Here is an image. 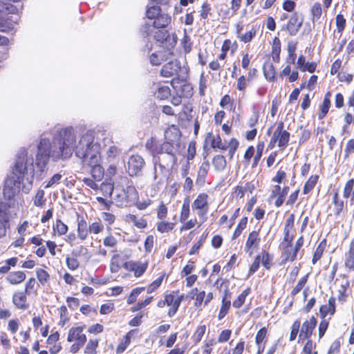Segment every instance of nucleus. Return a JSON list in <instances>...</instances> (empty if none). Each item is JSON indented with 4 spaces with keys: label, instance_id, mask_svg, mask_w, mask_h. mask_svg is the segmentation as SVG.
Segmentation results:
<instances>
[{
    "label": "nucleus",
    "instance_id": "f257e3e1",
    "mask_svg": "<svg viewBox=\"0 0 354 354\" xmlns=\"http://www.w3.org/2000/svg\"><path fill=\"white\" fill-rule=\"evenodd\" d=\"M75 143V136L71 127L62 128L57 131L53 140V149L48 138L40 139L35 158L37 167L43 172L50 157L54 161L68 159L73 154Z\"/></svg>",
    "mask_w": 354,
    "mask_h": 354
},
{
    "label": "nucleus",
    "instance_id": "f03ea898",
    "mask_svg": "<svg viewBox=\"0 0 354 354\" xmlns=\"http://www.w3.org/2000/svg\"><path fill=\"white\" fill-rule=\"evenodd\" d=\"M75 156L90 167V174L94 179L99 180L104 176V169L101 165V147L94 143L93 139L88 136H82L75 147Z\"/></svg>",
    "mask_w": 354,
    "mask_h": 354
},
{
    "label": "nucleus",
    "instance_id": "7ed1b4c3",
    "mask_svg": "<svg viewBox=\"0 0 354 354\" xmlns=\"http://www.w3.org/2000/svg\"><path fill=\"white\" fill-rule=\"evenodd\" d=\"M27 162V153H23L17 156L10 176L4 183L3 194L6 199L13 200L19 192L24 176L28 173Z\"/></svg>",
    "mask_w": 354,
    "mask_h": 354
},
{
    "label": "nucleus",
    "instance_id": "20e7f679",
    "mask_svg": "<svg viewBox=\"0 0 354 354\" xmlns=\"http://www.w3.org/2000/svg\"><path fill=\"white\" fill-rule=\"evenodd\" d=\"M295 214H290L286 218L283 229V239L279 244V249L281 251V263L285 264L288 262H293L296 257L292 248V241L295 236L296 230Z\"/></svg>",
    "mask_w": 354,
    "mask_h": 354
},
{
    "label": "nucleus",
    "instance_id": "39448f33",
    "mask_svg": "<svg viewBox=\"0 0 354 354\" xmlns=\"http://www.w3.org/2000/svg\"><path fill=\"white\" fill-rule=\"evenodd\" d=\"M212 149L214 151H227L229 160H232L239 147V141L236 138H231L226 143L224 142L219 133L214 135L209 132L205 138Z\"/></svg>",
    "mask_w": 354,
    "mask_h": 354
},
{
    "label": "nucleus",
    "instance_id": "423d86ee",
    "mask_svg": "<svg viewBox=\"0 0 354 354\" xmlns=\"http://www.w3.org/2000/svg\"><path fill=\"white\" fill-rule=\"evenodd\" d=\"M317 324V320L314 315L306 319L301 325L300 319H295L291 326L289 340H295L298 335L300 339H310Z\"/></svg>",
    "mask_w": 354,
    "mask_h": 354
},
{
    "label": "nucleus",
    "instance_id": "0eeeda50",
    "mask_svg": "<svg viewBox=\"0 0 354 354\" xmlns=\"http://www.w3.org/2000/svg\"><path fill=\"white\" fill-rule=\"evenodd\" d=\"M185 299V294L180 292V290H173L164 293L163 298L157 302V307L163 308H168L167 316L173 317L178 311L181 303Z\"/></svg>",
    "mask_w": 354,
    "mask_h": 354
},
{
    "label": "nucleus",
    "instance_id": "6e6552de",
    "mask_svg": "<svg viewBox=\"0 0 354 354\" xmlns=\"http://www.w3.org/2000/svg\"><path fill=\"white\" fill-rule=\"evenodd\" d=\"M18 4L1 3V32H12L19 20Z\"/></svg>",
    "mask_w": 354,
    "mask_h": 354
},
{
    "label": "nucleus",
    "instance_id": "1a4fd4ad",
    "mask_svg": "<svg viewBox=\"0 0 354 354\" xmlns=\"http://www.w3.org/2000/svg\"><path fill=\"white\" fill-rule=\"evenodd\" d=\"M85 325L72 326L69 328L66 340L71 343L69 352L72 354L77 353L85 345L87 341L86 335L84 333Z\"/></svg>",
    "mask_w": 354,
    "mask_h": 354
},
{
    "label": "nucleus",
    "instance_id": "9d476101",
    "mask_svg": "<svg viewBox=\"0 0 354 354\" xmlns=\"http://www.w3.org/2000/svg\"><path fill=\"white\" fill-rule=\"evenodd\" d=\"M102 179L103 178H100L99 180L94 179V177L91 176V177H84L81 179V180L88 188L95 191V192H99L102 196H104L105 198H111L114 190V183L112 179L106 178L99 186L97 183L100 182Z\"/></svg>",
    "mask_w": 354,
    "mask_h": 354
},
{
    "label": "nucleus",
    "instance_id": "9b49d317",
    "mask_svg": "<svg viewBox=\"0 0 354 354\" xmlns=\"http://www.w3.org/2000/svg\"><path fill=\"white\" fill-rule=\"evenodd\" d=\"M146 16L149 19H153V26L156 28H164L171 22V17L168 14L162 13L158 6L149 7L146 11Z\"/></svg>",
    "mask_w": 354,
    "mask_h": 354
},
{
    "label": "nucleus",
    "instance_id": "f8f14e48",
    "mask_svg": "<svg viewBox=\"0 0 354 354\" xmlns=\"http://www.w3.org/2000/svg\"><path fill=\"white\" fill-rule=\"evenodd\" d=\"M209 195L206 192L199 193L192 203V209L199 218L206 220L209 210Z\"/></svg>",
    "mask_w": 354,
    "mask_h": 354
},
{
    "label": "nucleus",
    "instance_id": "ddd939ff",
    "mask_svg": "<svg viewBox=\"0 0 354 354\" xmlns=\"http://www.w3.org/2000/svg\"><path fill=\"white\" fill-rule=\"evenodd\" d=\"M154 39L159 42L160 46L168 50V55L174 56L171 51L177 44V35L174 33L170 35L167 30H158L155 32Z\"/></svg>",
    "mask_w": 354,
    "mask_h": 354
},
{
    "label": "nucleus",
    "instance_id": "4468645a",
    "mask_svg": "<svg viewBox=\"0 0 354 354\" xmlns=\"http://www.w3.org/2000/svg\"><path fill=\"white\" fill-rule=\"evenodd\" d=\"M273 257L268 251L262 250L257 254L252 264L250 265L248 270V276L253 275L259 268L260 263L266 270H269L273 265Z\"/></svg>",
    "mask_w": 354,
    "mask_h": 354
},
{
    "label": "nucleus",
    "instance_id": "2eb2a0df",
    "mask_svg": "<svg viewBox=\"0 0 354 354\" xmlns=\"http://www.w3.org/2000/svg\"><path fill=\"white\" fill-rule=\"evenodd\" d=\"M145 165V161L140 155L132 154L127 162V171L130 176H138L140 175Z\"/></svg>",
    "mask_w": 354,
    "mask_h": 354
},
{
    "label": "nucleus",
    "instance_id": "dca6fc26",
    "mask_svg": "<svg viewBox=\"0 0 354 354\" xmlns=\"http://www.w3.org/2000/svg\"><path fill=\"white\" fill-rule=\"evenodd\" d=\"M304 19L297 12H293L289 17L286 24L282 26L281 30L288 33L290 36H295L302 27Z\"/></svg>",
    "mask_w": 354,
    "mask_h": 354
},
{
    "label": "nucleus",
    "instance_id": "f3484780",
    "mask_svg": "<svg viewBox=\"0 0 354 354\" xmlns=\"http://www.w3.org/2000/svg\"><path fill=\"white\" fill-rule=\"evenodd\" d=\"M78 257H84L87 261H89L91 255L89 254L88 249L85 245H81L77 252H73L71 257L66 258V264L70 270L74 271L79 268L80 263L77 259Z\"/></svg>",
    "mask_w": 354,
    "mask_h": 354
},
{
    "label": "nucleus",
    "instance_id": "a211bd4d",
    "mask_svg": "<svg viewBox=\"0 0 354 354\" xmlns=\"http://www.w3.org/2000/svg\"><path fill=\"white\" fill-rule=\"evenodd\" d=\"M122 267L129 272H132L136 278H139L147 271L149 267V261L147 260L144 261H127L123 263Z\"/></svg>",
    "mask_w": 354,
    "mask_h": 354
},
{
    "label": "nucleus",
    "instance_id": "6ab92c4d",
    "mask_svg": "<svg viewBox=\"0 0 354 354\" xmlns=\"http://www.w3.org/2000/svg\"><path fill=\"white\" fill-rule=\"evenodd\" d=\"M273 135L277 140L278 147L283 151L289 144L290 133L284 129V123L282 121L277 124Z\"/></svg>",
    "mask_w": 354,
    "mask_h": 354
},
{
    "label": "nucleus",
    "instance_id": "aec40b11",
    "mask_svg": "<svg viewBox=\"0 0 354 354\" xmlns=\"http://www.w3.org/2000/svg\"><path fill=\"white\" fill-rule=\"evenodd\" d=\"M256 187L252 181L239 182L232 189L231 196L236 200L243 198L246 193L252 194Z\"/></svg>",
    "mask_w": 354,
    "mask_h": 354
},
{
    "label": "nucleus",
    "instance_id": "412c9836",
    "mask_svg": "<svg viewBox=\"0 0 354 354\" xmlns=\"http://www.w3.org/2000/svg\"><path fill=\"white\" fill-rule=\"evenodd\" d=\"M181 70L180 63L177 61H170L165 64L160 71V74L163 77H173L178 76V73Z\"/></svg>",
    "mask_w": 354,
    "mask_h": 354
},
{
    "label": "nucleus",
    "instance_id": "4be33fe9",
    "mask_svg": "<svg viewBox=\"0 0 354 354\" xmlns=\"http://www.w3.org/2000/svg\"><path fill=\"white\" fill-rule=\"evenodd\" d=\"M232 292L228 290H225L221 299V304L218 313V319L222 320L230 312L231 306Z\"/></svg>",
    "mask_w": 354,
    "mask_h": 354
},
{
    "label": "nucleus",
    "instance_id": "5701e85b",
    "mask_svg": "<svg viewBox=\"0 0 354 354\" xmlns=\"http://www.w3.org/2000/svg\"><path fill=\"white\" fill-rule=\"evenodd\" d=\"M261 243L260 237V229L257 230H252L248 234L245 244V251L246 252H250V254H252L254 250H257Z\"/></svg>",
    "mask_w": 354,
    "mask_h": 354
},
{
    "label": "nucleus",
    "instance_id": "b1692460",
    "mask_svg": "<svg viewBox=\"0 0 354 354\" xmlns=\"http://www.w3.org/2000/svg\"><path fill=\"white\" fill-rule=\"evenodd\" d=\"M333 205L332 212L328 216H334L337 217L346 208L345 202L341 198L339 191L337 189L333 191L332 196Z\"/></svg>",
    "mask_w": 354,
    "mask_h": 354
},
{
    "label": "nucleus",
    "instance_id": "393cba45",
    "mask_svg": "<svg viewBox=\"0 0 354 354\" xmlns=\"http://www.w3.org/2000/svg\"><path fill=\"white\" fill-rule=\"evenodd\" d=\"M89 224L87 223L86 220L84 216L78 215L77 219V233L78 239L83 242L86 240L89 236L88 232Z\"/></svg>",
    "mask_w": 354,
    "mask_h": 354
},
{
    "label": "nucleus",
    "instance_id": "a878e982",
    "mask_svg": "<svg viewBox=\"0 0 354 354\" xmlns=\"http://www.w3.org/2000/svg\"><path fill=\"white\" fill-rule=\"evenodd\" d=\"M331 96L332 94L330 91H327L324 96V99L321 104L319 105L317 118L319 120H322L326 118L329 112L331 106Z\"/></svg>",
    "mask_w": 354,
    "mask_h": 354
},
{
    "label": "nucleus",
    "instance_id": "bb28decb",
    "mask_svg": "<svg viewBox=\"0 0 354 354\" xmlns=\"http://www.w3.org/2000/svg\"><path fill=\"white\" fill-rule=\"evenodd\" d=\"M182 133L177 125L171 124L165 131L164 139L180 145Z\"/></svg>",
    "mask_w": 354,
    "mask_h": 354
},
{
    "label": "nucleus",
    "instance_id": "cd10ccee",
    "mask_svg": "<svg viewBox=\"0 0 354 354\" xmlns=\"http://www.w3.org/2000/svg\"><path fill=\"white\" fill-rule=\"evenodd\" d=\"M27 295L24 291H17L12 295V303L14 306L21 310H26L29 308Z\"/></svg>",
    "mask_w": 354,
    "mask_h": 354
},
{
    "label": "nucleus",
    "instance_id": "c85d7f7f",
    "mask_svg": "<svg viewBox=\"0 0 354 354\" xmlns=\"http://www.w3.org/2000/svg\"><path fill=\"white\" fill-rule=\"evenodd\" d=\"M59 337L60 334L57 330L48 336L46 344L48 345V350L50 354H57L62 349L61 344L57 342Z\"/></svg>",
    "mask_w": 354,
    "mask_h": 354
},
{
    "label": "nucleus",
    "instance_id": "c756f323",
    "mask_svg": "<svg viewBox=\"0 0 354 354\" xmlns=\"http://www.w3.org/2000/svg\"><path fill=\"white\" fill-rule=\"evenodd\" d=\"M209 168L210 165L208 160L203 161L199 166L196 179V184L198 186L203 187L205 185Z\"/></svg>",
    "mask_w": 354,
    "mask_h": 354
},
{
    "label": "nucleus",
    "instance_id": "7c9ffc66",
    "mask_svg": "<svg viewBox=\"0 0 354 354\" xmlns=\"http://www.w3.org/2000/svg\"><path fill=\"white\" fill-rule=\"evenodd\" d=\"M124 221L127 223L132 224L135 227L139 230L145 229L148 225L147 220L143 216L139 217L133 214H127L125 215Z\"/></svg>",
    "mask_w": 354,
    "mask_h": 354
},
{
    "label": "nucleus",
    "instance_id": "2f4dec72",
    "mask_svg": "<svg viewBox=\"0 0 354 354\" xmlns=\"http://www.w3.org/2000/svg\"><path fill=\"white\" fill-rule=\"evenodd\" d=\"M145 149L153 157L162 154V143L156 137H151L145 142Z\"/></svg>",
    "mask_w": 354,
    "mask_h": 354
},
{
    "label": "nucleus",
    "instance_id": "473e14b6",
    "mask_svg": "<svg viewBox=\"0 0 354 354\" xmlns=\"http://www.w3.org/2000/svg\"><path fill=\"white\" fill-rule=\"evenodd\" d=\"M336 313V298L334 296L329 297L328 303L319 307L321 318H326L327 315H334Z\"/></svg>",
    "mask_w": 354,
    "mask_h": 354
},
{
    "label": "nucleus",
    "instance_id": "72a5a7b5",
    "mask_svg": "<svg viewBox=\"0 0 354 354\" xmlns=\"http://www.w3.org/2000/svg\"><path fill=\"white\" fill-rule=\"evenodd\" d=\"M297 66L301 72L314 73L317 67L316 62H306V57L301 55L297 61Z\"/></svg>",
    "mask_w": 354,
    "mask_h": 354
},
{
    "label": "nucleus",
    "instance_id": "f704fd0d",
    "mask_svg": "<svg viewBox=\"0 0 354 354\" xmlns=\"http://www.w3.org/2000/svg\"><path fill=\"white\" fill-rule=\"evenodd\" d=\"M344 266L348 270L354 272V238L351 239L348 249L345 252Z\"/></svg>",
    "mask_w": 354,
    "mask_h": 354
},
{
    "label": "nucleus",
    "instance_id": "c9c22d12",
    "mask_svg": "<svg viewBox=\"0 0 354 354\" xmlns=\"http://www.w3.org/2000/svg\"><path fill=\"white\" fill-rule=\"evenodd\" d=\"M286 195L281 191V185H275L272 189L270 197L275 198L274 206L277 207H281L285 203Z\"/></svg>",
    "mask_w": 354,
    "mask_h": 354
},
{
    "label": "nucleus",
    "instance_id": "e433bc0d",
    "mask_svg": "<svg viewBox=\"0 0 354 354\" xmlns=\"http://www.w3.org/2000/svg\"><path fill=\"white\" fill-rule=\"evenodd\" d=\"M193 105L191 102L183 104L181 111L176 115L178 122L191 121L192 120Z\"/></svg>",
    "mask_w": 354,
    "mask_h": 354
},
{
    "label": "nucleus",
    "instance_id": "4c0bfd02",
    "mask_svg": "<svg viewBox=\"0 0 354 354\" xmlns=\"http://www.w3.org/2000/svg\"><path fill=\"white\" fill-rule=\"evenodd\" d=\"M30 243L38 248L35 252L37 257L39 258L44 257L46 254V248L43 245L44 240L40 234L35 235L30 239Z\"/></svg>",
    "mask_w": 354,
    "mask_h": 354
},
{
    "label": "nucleus",
    "instance_id": "58836bf2",
    "mask_svg": "<svg viewBox=\"0 0 354 354\" xmlns=\"http://www.w3.org/2000/svg\"><path fill=\"white\" fill-rule=\"evenodd\" d=\"M309 12L310 20L313 22L318 21L322 18L323 12H324V6L319 1L314 2L310 6Z\"/></svg>",
    "mask_w": 354,
    "mask_h": 354
},
{
    "label": "nucleus",
    "instance_id": "ea45409f",
    "mask_svg": "<svg viewBox=\"0 0 354 354\" xmlns=\"http://www.w3.org/2000/svg\"><path fill=\"white\" fill-rule=\"evenodd\" d=\"M259 26L252 25L245 32H242L238 37L241 42L244 44L250 43L257 36Z\"/></svg>",
    "mask_w": 354,
    "mask_h": 354
},
{
    "label": "nucleus",
    "instance_id": "a19ab883",
    "mask_svg": "<svg viewBox=\"0 0 354 354\" xmlns=\"http://www.w3.org/2000/svg\"><path fill=\"white\" fill-rule=\"evenodd\" d=\"M26 275L24 272L18 270L10 272L6 276V281L12 285H18L26 279Z\"/></svg>",
    "mask_w": 354,
    "mask_h": 354
},
{
    "label": "nucleus",
    "instance_id": "79ce46f5",
    "mask_svg": "<svg viewBox=\"0 0 354 354\" xmlns=\"http://www.w3.org/2000/svg\"><path fill=\"white\" fill-rule=\"evenodd\" d=\"M281 43L279 37H275L272 40L271 57L275 63H279L281 60Z\"/></svg>",
    "mask_w": 354,
    "mask_h": 354
},
{
    "label": "nucleus",
    "instance_id": "37998d69",
    "mask_svg": "<svg viewBox=\"0 0 354 354\" xmlns=\"http://www.w3.org/2000/svg\"><path fill=\"white\" fill-rule=\"evenodd\" d=\"M176 222H170L165 219L161 220L156 223V229L160 234L170 233L174 231Z\"/></svg>",
    "mask_w": 354,
    "mask_h": 354
},
{
    "label": "nucleus",
    "instance_id": "c03bdc74",
    "mask_svg": "<svg viewBox=\"0 0 354 354\" xmlns=\"http://www.w3.org/2000/svg\"><path fill=\"white\" fill-rule=\"evenodd\" d=\"M169 278V274L166 272H162L158 277H157L155 280H153L147 288V292L148 294L152 293L157 290L162 283V281L165 280L167 281Z\"/></svg>",
    "mask_w": 354,
    "mask_h": 354
},
{
    "label": "nucleus",
    "instance_id": "a18cd8bd",
    "mask_svg": "<svg viewBox=\"0 0 354 354\" xmlns=\"http://www.w3.org/2000/svg\"><path fill=\"white\" fill-rule=\"evenodd\" d=\"M327 246V239H323L317 246L312 258V263L316 264L321 259Z\"/></svg>",
    "mask_w": 354,
    "mask_h": 354
},
{
    "label": "nucleus",
    "instance_id": "49530a36",
    "mask_svg": "<svg viewBox=\"0 0 354 354\" xmlns=\"http://www.w3.org/2000/svg\"><path fill=\"white\" fill-rule=\"evenodd\" d=\"M263 72L267 81L274 82L276 80V71L272 63H265L263 66Z\"/></svg>",
    "mask_w": 354,
    "mask_h": 354
},
{
    "label": "nucleus",
    "instance_id": "de8ad7c7",
    "mask_svg": "<svg viewBox=\"0 0 354 354\" xmlns=\"http://www.w3.org/2000/svg\"><path fill=\"white\" fill-rule=\"evenodd\" d=\"M319 180V175H311L304 183L303 187V194L306 195L312 192L318 183Z\"/></svg>",
    "mask_w": 354,
    "mask_h": 354
},
{
    "label": "nucleus",
    "instance_id": "09e8293b",
    "mask_svg": "<svg viewBox=\"0 0 354 354\" xmlns=\"http://www.w3.org/2000/svg\"><path fill=\"white\" fill-rule=\"evenodd\" d=\"M214 169L217 171H223L227 166V160L225 157L222 154L215 155L212 160Z\"/></svg>",
    "mask_w": 354,
    "mask_h": 354
},
{
    "label": "nucleus",
    "instance_id": "8fccbe9b",
    "mask_svg": "<svg viewBox=\"0 0 354 354\" xmlns=\"http://www.w3.org/2000/svg\"><path fill=\"white\" fill-rule=\"evenodd\" d=\"M179 147H180V145L173 142H169V141L165 140L162 143V153H167L173 157H175L176 152Z\"/></svg>",
    "mask_w": 354,
    "mask_h": 354
},
{
    "label": "nucleus",
    "instance_id": "3c124183",
    "mask_svg": "<svg viewBox=\"0 0 354 354\" xmlns=\"http://www.w3.org/2000/svg\"><path fill=\"white\" fill-rule=\"evenodd\" d=\"M89 234H100L104 231V225L100 218H97L94 221L89 223Z\"/></svg>",
    "mask_w": 354,
    "mask_h": 354
},
{
    "label": "nucleus",
    "instance_id": "603ef678",
    "mask_svg": "<svg viewBox=\"0 0 354 354\" xmlns=\"http://www.w3.org/2000/svg\"><path fill=\"white\" fill-rule=\"evenodd\" d=\"M99 338H90L86 341V346L84 349V354H97V348L100 343Z\"/></svg>",
    "mask_w": 354,
    "mask_h": 354
},
{
    "label": "nucleus",
    "instance_id": "864d4df0",
    "mask_svg": "<svg viewBox=\"0 0 354 354\" xmlns=\"http://www.w3.org/2000/svg\"><path fill=\"white\" fill-rule=\"evenodd\" d=\"M251 82L248 76L241 75L236 78V90L242 94L246 92L248 84Z\"/></svg>",
    "mask_w": 354,
    "mask_h": 354
},
{
    "label": "nucleus",
    "instance_id": "5fc2aeb1",
    "mask_svg": "<svg viewBox=\"0 0 354 354\" xmlns=\"http://www.w3.org/2000/svg\"><path fill=\"white\" fill-rule=\"evenodd\" d=\"M251 292V288L250 287L245 288L242 291L241 294H239L237 297L233 301L232 306L236 308H240L245 303L246 297Z\"/></svg>",
    "mask_w": 354,
    "mask_h": 354
},
{
    "label": "nucleus",
    "instance_id": "6e6d98bb",
    "mask_svg": "<svg viewBox=\"0 0 354 354\" xmlns=\"http://www.w3.org/2000/svg\"><path fill=\"white\" fill-rule=\"evenodd\" d=\"M350 281L348 279L346 280L345 283L340 286L337 295V299L339 302L344 303L346 301L348 297V290L350 289Z\"/></svg>",
    "mask_w": 354,
    "mask_h": 354
},
{
    "label": "nucleus",
    "instance_id": "4d7b16f0",
    "mask_svg": "<svg viewBox=\"0 0 354 354\" xmlns=\"http://www.w3.org/2000/svg\"><path fill=\"white\" fill-rule=\"evenodd\" d=\"M309 276L310 273L308 272L299 279L296 286L292 289L290 292V295L292 297L296 296L305 287L308 282Z\"/></svg>",
    "mask_w": 354,
    "mask_h": 354
},
{
    "label": "nucleus",
    "instance_id": "13d9d810",
    "mask_svg": "<svg viewBox=\"0 0 354 354\" xmlns=\"http://www.w3.org/2000/svg\"><path fill=\"white\" fill-rule=\"evenodd\" d=\"M36 277L41 286L47 284L50 279V274L44 269L39 268L35 270Z\"/></svg>",
    "mask_w": 354,
    "mask_h": 354
},
{
    "label": "nucleus",
    "instance_id": "bf43d9fd",
    "mask_svg": "<svg viewBox=\"0 0 354 354\" xmlns=\"http://www.w3.org/2000/svg\"><path fill=\"white\" fill-rule=\"evenodd\" d=\"M37 284L34 277H30L28 279L25 284L24 291L28 295L37 294Z\"/></svg>",
    "mask_w": 354,
    "mask_h": 354
},
{
    "label": "nucleus",
    "instance_id": "052dcab7",
    "mask_svg": "<svg viewBox=\"0 0 354 354\" xmlns=\"http://www.w3.org/2000/svg\"><path fill=\"white\" fill-rule=\"evenodd\" d=\"M268 339V330L266 326L261 327L255 335V344H266Z\"/></svg>",
    "mask_w": 354,
    "mask_h": 354
},
{
    "label": "nucleus",
    "instance_id": "680f3d73",
    "mask_svg": "<svg viewBox=\"0 0 354 354\" xmlns=\"http://www.w3.org/2000/svg\"><path fill=\"white\" fill-rule=\"evenodd\" d=\"M198 290L197 288H194L192 290V292L195 293V297H192V299H194V306L198 308L202 306L203 303H205V292L204 290H201L198 292Z\"/></svg>",
    "mask_w": 354,
    "mask_h": 354
},
{
    "label": "nucleus",
    "instance_id": "e2e57ef3",
    "mask_svg": "<svg viewBox=\"0 0 354 354\" xmlns=\"http://www.w3.org/2000/svg\"><path fill=\"white\" fill-rule=\"evenodd\" d=\"M190 216V205L189 198H185L181 207L180 212V221L184 222L188 219Z\"/></svg>",
    "mask_w": 354,
    "mask_h": 354
},
{
    "label": "nucleus",
    "instance_id": "0e129e2a",
    "mask_svg": "<svg viewBox=\"0 0 354 354\" xmlns=\"http://www.w3.org/2000/svg\"><path fill=\"white\" fill-rule=\"evenodd\" d=\"M46 202L45 192L43 189H38L33 197V204L37 207H43Z\"/></svg>",
    "mask_w": 354,
    "mask_h": 354
},
{
    "label": "nucleus",
    "instance_id": "69168bd1",
    "mask_svg": "<svg viewBox=\"0 0 354 354\" xmlns=\"http://www.w3.org/2000/svg\"><path fill=\"white\" fill-rule=\"evenodd\" d=\"M121 257L119 254H115L111 259L110 271L111 273H118L121 269Z\"/></svg>",
    "mask_w": 354,
    "mask_h": 354
},
{
    "label": "nucleus",
    "instance_id": "338daca9",
    "mask_svg": "<svg viewBox=\"0 0 354 354\" xmlns=\"http://www.w3.org/2000/svg\"><path fill=\"white\" fill-rule=\"evenodd\" d=\"M53 231L57 232L59 236L65 235L68 230V227L61 219L58 218L55 221V224L53 227Z\"/></svg>",
    "mask_w": 354,
    "mask_h": 354
},
{
    "label": "nucleus",
    "instance_id": "774afa93",
    "mask_svg": "<svg viewBox=\"0 0 354 354\" xmlns=\"http://www.w3.org/2000/svg\"><path fill=\"white\" fill-rule=\"evenodd\" d=\"M171 94V91L168 86H161L157 89L156 97L160 100H167Z\"/></svg>",
    "mask_w": 354,
    "mask_h": 354
}]
</instances>
